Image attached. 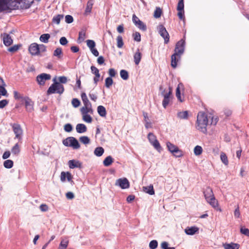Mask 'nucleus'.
I'll return each mask as SVG.
<instances>
[{
    "label": "nucleus",
    "mask_w": 249,
    "mask_h": 249,
    "mask_svg": "<svg viewBox=\"0 0 249 249\" xmlns=\"http://www.w3.org/2000/svg\"><path fill=\"white\" fill-rule=\"evenodd\" d=\"M159 34L164 39V43L167 44L169 41V35L165 28L162 25L159 26Z\"/></svg>",
    "instance_id": "11"
},
{
    "label": "nucleus",
    "mask_w": 249,
    "mask_h": 249,
    "mask_svg": "<svg viewBox=\"0 0 249 249\" xmlns=\"http://www.w3.org/2000/svg\"><path fill=\"white\" fill-rule=\"evenodd\" d=\"M69 243V241L68 239H62L58 249H66Z\"/></svg>",
    "instance_id": "28"
},
{
    "label": "nucleus",
    "mask_w": 249,
    "mask_h": 249,
    "mask_svg": "<svg viewBox=\"0 0 249 249\" xmlns=\"http://www.w3.org/2000/svg\"><path fill=\"white\" fill-rule=\"evenodd\" d=\"M62 54V49L60 47L57 48L53 52V56H56L58 58H61Z\"/></svg>",
    "instance_id": "42"
},
{
    "label": "nucleus",
    "mask_w": 249,
    "mask_h": 249,
    "mask_svg": "<svg viewBox=\"0 0 249 249\" xmlns=\"http://www.w3.org/2000/svg\"><path fill=\"white\" fill-rule=\"evenodd\" d=\"M64 90V87L60 83L55 82L48 89L47 94H51L54 93L62 94Z\"/></svg>",
    "instance_id": "4"
},
{
    "label": "nucleus",
    "mask_w": 249,
    "mask_h": 249,
    "mask_svg": "<svg viewBox=\"0 0 249 249\" xmlns=\"http://www.w3.org/2000/svg\"><path fill=\"white\" fill-rule=\"evenodd\" d=\"M64 18V15L63 14H58L54 16L52 19V22L56 24L60 23V20Z\"/></svg>",
    "instance_id": "31"
},
{
    "label": "nucleus",
    "mask_w": 249,
    "mask_h": 249,
    "mask_svg": "<svg viewBox=\"0 0 249 249\" xmlns=\"http://www.w3.org/2000/svg\"><path fill=\"white\" fill-rule=\"evenodd\" d=\"M20 47H21V45H20V44L15 45L9 48L8 49V51L10 52L14 53L16 52L17 51H18Z\"/></svg>",
    "instance_id": "46"
},
{
    "label": "nucleus",
    "mask_w": 249,
    "mask_h": 249,
    "mask_svg": "<svg viewBox=\"0 0 249 249\" xmlns=\"http://www.w3.org/2000/svg\"><path fill=\"white\" fill-rule=\"evenodd\" d=\"M39 54L40 53H43L46 51V46L44 44H39Z\"/></svg>",
    "instance_id": "62"
},
{
    "label": "nucleus",
    "mask_w": 249,
    "mask_h": 249,
    "mask_svg": "<svg viewBox=\"0 0 249 249\" xmlns=\"http://www.w3.org/2000/svg\"><path fill=\"white\" fill-rule=\"evenodd\" d=\"M202 151H203L202 148L200 146H199V145H196L195 147L194 150V154L196 156H199L200 155H201L202 153Z\"/></svg>",
    "instance_id": "45"
},
{
    "label": "nucleus",
    "mask_w": 249,
    "mask_h": 249,
    "mask_svg": "<svg viewBox=\"0 0 249 249\" xmlns=\"http://www.w3.org/2000/svg\"><path fill=\"white\" fill-rule=\"evenodd\" d=\"M81 97L84 106L91 105V103L89 100L85 92H82L81 94Z\"/></svg>",
    "instance_id": "30"
},
{
    "label": "nucleus",
    "mask_w": 249,
    "mask_h": 249,
    "mask_svg": "<svg viewBox=\"0 0 249 249\" xmlns=\"http://www.w3.org/2000/svg\"><path fill=\"white\" fill-rule=\"evenodd\" d=\"M63 144L66 146L72 147L73 149H79L80 144L78 141L74 137H68L63 140Z\"/></svg>",
    "instance_id": "5"
},
{
    "label": "nucleus",
    "mask_w": 249,
    "mask_h": 249,
    "mask_svg": "<svg viewBox=\"0 0 249 249\" xmlns=\"http://www.w3.org/2000/svg\"><path fill=\"white\" fill-rule=\"evenodd\" d=\"M177 10H184V0H179L177 6Z\"/></svg>",
    "instance_id": "54"
},
{
    "label": "nucleus",
    "mask_w": 249,
    "mask_h": 249,
    "mask_svg": "<svg viewBox=\"0 0 249 249\" xmlns=\"http://www.w3.org/2000/svg\"><path fill=\"white\" fill-rule=\"evenodd\" d=\"M79 140L82 143L87 144L89 143L90 140L87 136H82L80 138Z\"/></svg>",
    "instance_id": "51"
},
{
    "label": "nucleus",
    "mask_w": 249,
    "mask_h": 249,
    "mask_svg": "<svg viewBox=\"0 0 249 249\" xmlns=\"http://www.w3.org/2000/svg\"><path fill=\"white\" fill-rule=\"evenodd\" d=\"M113 162V159L110 156H107L103 161L104 166L107 167L110 165Z\"/></svg>",
    "instance_id": "35"
},
{
    "label": "nucleus",
    "mask_w": 249,
    "mask_h": 249,
    "mask_svg": "<svg viewBox=\"0 0 249 249\" xmlns=\"http://www.w3.org/2000/svg\"><path fill=\"white\" fill-rule=\"evenodd\" d=\"M198 231V228L196 227H187L185 230V233L188 235H194Z\"/></svg>",
    "instance_id": "23"
},
{
    "label": "nucleus",
    "mask_w": 249,
    "mask_h": 249,
    "mask_svg": "<svg viewBox=\"0 0 249 249\" xmlns=\"http://www.w3.org/2000/svg\"><path fill=\"white\" fill-rule=\"evenodd\" d=\"M50 36V35L49 34H42L40 36L39 39L42 42L47 43L48 42Z\"/></svg>",
    "instance_id": "36"
},
{
    "label": "nucleus",
    "mask_w": 249,
    "mask_h": 249,
    "mask_svg": "<svg viewBox=\"0 0 249 249\" xmlns=\"http://www.w3.org/2000/svg\"><path fill=\"white\" fill-rule=\"evenodd\" d=\"M51 76L49 74L45 73H41L36 77V81L40 86L44 85L46 81L51 79Z\"/></svg>",
    "instance_id": "10"
},
{
    "label": "nucleus",
    "mask_w": 249,
    "mask_h": 249,
    "mask_svg": "<svg viewBox=\"0 0 249 249\" xmlns=\"http://www.w3.org/2000/svg\"><path fill=\"white\" fill-rule=\"evenodd\" d=\"M134 40L137 42H140L141 40V35L139 32H136L133 34Z\"/></svg>",
    "instance_id": "56"
},
{
    "label": "nucleus",
    "mask_w": 249,
    "mask_h": 249,
    "mask_svg": "<svg viewBox=\"0 0 249 249\" xmlns=\"http://www.w3.org/2000/svg\"><path fill=\"white\" fill-rule=\"evenodd\" d=\"M220 159L222 162L226 165H227L229 163L228 159L226 154L224 152H222L220 154Z\"/></svg>",
    "instance_id": "43"
},
{
    "label": "nucleus",
    "mask_w": 249,
    "mask_h": 249,
    "mask_svg": "<svg viewBox=\"0 0 249 249\" xmlns=\"http://www.w3.org/2000/svg\"><path fill=\"white\" fill-rule=\"evenodd\" d=\"M142 53H140V50L138 49L134 55V60L136 65H138L140 63Z\"/></svg>",
    "instance_id": "24"
},
{
    "label": "nucleus",
    "mask_w": 249,
    "mask_h": 249,
    "mask_svg": "<svg viewBox=\"0 0 249 249\" xmlns=\"http://www.w3.org/2000/svg\"><path fill=\"white\" fill-rule=\"evenodd\" d=\"M223 246L225 249H239L240 247L238 244L234 243H226Z\"/></svg>",
    "instance_id": "25"
},
{
    "label": "nucleus",
    "mask_w": 249,
    "mask_h": 249,
    "mask_svg": "<svg viewBox=\"0 0 249 249\" xmlns=\"http://www.w3.org/2000/svg\"><path fill=\"white\" fill-rule=\"evenodd\" d=\"M71 104L75 107H78L80 105V101L77 98H73L71 100Z\"/></svg>",
    "instance_id": "49"
},
{
    "label": "nucleus",
    "mask_w": 249,
    "mask_h": 249,
    "mask_svg": "<svg viewBox=\"0 0 249 249\" xmlns=\"http://www.w3.org/2000/svg\"><path fill=\"white\" fill-rule=\"evenodd\" d=\"M59 42L62 45H66L68 44V42L67 38L64 36L61 37L60 38Z\"/></svg>",
    "instance_id": "63"
},
{
    "label": "nucleus",
    "mask_w": 249,
    "mask_h": 249,
    "mask_svg": "<svg viewBox=\"0 0 249 249\" xmlns=\"http://www.w3.org/2000/svg\"><path fill=\"white\" fill-rule=\"evenodd\" d=\"M148 139L150 143L157 149L158 151L161 150V147L157 140L156 137L152 133H149L148 135Z\"/></svg>",
    "instance_id": "9"
},
{
    "label": "nucleus",
    "mask_w": 249,
    "mask_h": 249,
    "mask_svg": "<svg viewBox=\"0 0 249 249\" xmlns=\"http://www.w3.org/2000/svg\"><path fill=\"white\" fill-rule=\"evenodd\" d=\"M73 17L71 15H67L65 17V21L67 23H71L73 22Z\"/></svg>",
    "instance_id": "60"
},
{
    "label": "nucleus",
    "mask_w": 249,
    "mask_h": 249,
    "mask_svg": "<svg viewBox=\"0 0 249 249\" xmlns=\"http://www.w3.org/2000/svg\"><path fill=\"white\" fill-rule=\"evenodd\" d=\"M120 76L124 80H127L129 77L128 72L124 70H122L120 71Z\"/></svg>",
    "instance_id": "44"
},
{
    "label": "nucleus",
    "mask_w": 249,
    "mask_h": 249,
    "mask_svg": "<svg viewBox=\"0 0 249 249\" xmlns=\"http://www.w3.org/2000/svg\"><path fill=\"white\" fill-rule=\"evenodd\" d=\"M172 93V89L169 88V91L164 95V99L162 101V106L164 108H166L170 102V96Z\"/></svg>",
    "instance_id": "19"
},
{
    "label": "nucleus",
    "mask_w": 249,
    "mask_h": 249,
    "mask_svg": "<svg viewBox=\"0 0 249 249\" xmlns=\"http://www.w3.org/2000/svg\"><path fill=\"white\" fill-rule=\"evenodd\" d=\"M11 151L14 155H18L19 153L20 149L18 143H17L15 144V145L12 147Z\"/></svg>",
    "instance_id": "38"
},
{
    "label": "nucleus",
    "mask_w": 249,
    "mask_h": 249,
    "mask_svg": "<svg viewBox=\"0 0 249 249\" xmlns=\"http://www.w3.org/2000/svg\"><path fill=\"white\" fill-rule=\"evenodd\" d=\"M3 41L4 44L6 46H9L13 43V39L9 35L4 34L3 35Z\"/></svg>",
    "instance_id": "21"
},
{
    "label": "nucleus",
    "mask_w": 249,
    "mask_h": 249,
    "mask_svg": "<svg viewBox=\"0 0 249 249\" xmlns=\"http://www.w3.org/2000/svg\"><path fill=\"white\" fill-rule=\"evenodd\" d=\"M132 21L135 25L142 31L146 30V25L135 15H133Z\"/></svg>",
    "instance_id": "13"
},
{
    "label": "nucleus",
    "mask_w": 249,
    "mask_h": 249,
    "mask_svg": "<svg viewBox=\"0 0 249 249\" xmlns=\"http://www.w3.org/2000/svg\"><path fill=\"white\" fill-rule=\"evenodd\" d=\"M203 194L207 202L213 208H218V202L214 196L212 189L210 187H206Z\"/></svg>",
    "instance_id": "2"
},
{
    "label": "nucleus",
    "mask_w": 249,
    "mask_h": 249,
    "mask_svg": "<svg viewBox=\"0 0 249 249\" xmlns=\"http://www.w3.org/2000/svg\"><path fill=\"white\" fill-rule=\"evenodd\" d=\"M72 126L70 124H67L64 125V130L65 131L70 132L72 131Z\"/></svg>",
    "instance_id": "59"
},
{
    "label": "nucleus",
    "mask_w": 249,
    "mask_h": 249,
    "mask_svg": "<svg viewBox=\"0 0 249 249\" xmlns=\"http://www.w3.org/2000/svg\"><path fill=\"white\" fill-rule=\"evenodd\" d=\"M162 13V10L160 9V8L157 7L154 12V17L156 18H160Z\"/></svg>",
    "instance_id": "41"
},
{
    "label": "nucleus",
    "mask_w": 249,
    "mask_h": 249,
    "mask_svg": "<svg viewBox=\"0 0 249 249\" xmlns=\"http://www.w3.org/2000/svg\"><path fill=\"white\" fill-rule=\"evenodd\" d=\"M87 45L90 50H91L95 48V43L93 40L89 39L87 40Z\"/></svg>",
    "instance_id": "53"
},
{
    "label": "nucleus",
    "mask_w": 249,
    "mask_h": 249,
    "mask_svg": "<svg viewBox=\"0 0 249 249\" xmlns=\"http://www.w3.org/2000/svg\"><path fill=\"white\" fill-rule=\"evenodd\" d=\"M168 150L176 157H180L182 156V152L179 149L178 146L171 143L170 142L166 143Z\"/></svg>",
    "instance_id": "8"
},
{
    "label": "nucleus",
    "mask_w": 249,
    "mask_h": 249,
    "mask_svg": "<svg viewBox=\"0 0 249 249\" xmlns=\"http://www.w3.org/2000/svg\"><path fill=\"white\" fill-rule=\"evenodd\" d=\"M9 102L7 100L4 99L0 101V108H2L8 105Z\"/></svg>",
    "instance_id": "61"
},
{
    "label": "nucleus",
    "mask_w": 249,
    "mask_h": 249,
    "mask_svg": "<svg viewBox=\"0 0 249 249\" xmlns=\"http://www.w3.org/2000/svg\"><path fill=\"white\" fill-rule=\"evenodd\" d=\"M143 190L144 192L150 195H154L155 194V191L153 185H150L146 187H143Z\"/></svg>",
    "instance_id": "34"
},
{
    "label": "nucleus",
    "mask_w": 249,
    "mask_h": 249,
    "mask_svg": "<svg viewBox=\"0 0 249 249\" xmlns=\"http://www.w3.org/2000/svg\"><path fill=\"white\" fill-rule=\"evenodd\" d=\"M116 184L118 185L122 189H127L129 187V181L126 178L118 179Z\"/></svg>",
    "instance_id": "17"
},
{
    "label": "nucleus",
    "mask_w": 249,
    "mask_h": 249,
    "mask_svg": "<svg viewBox=\"0 0 249 249\" xmlns=\"http://www.w3.org/2000/svg\"><path fill=\"white\" fill-rule=\"evenodd\" d=\"M104 152V149L103 147H98L95 148L94 153L96 156L100 157L103 154Z\"/></svg>",
    "instance_id": "39"
},
{
    "label": "nucleus",
    "mask_w": 249,
    "mask_h": 249,
    "mask_svg": "<svg viewBox=\"0 0 249 249\" xmlns=\"http://www.w3.org/2000/svg\"><path fill=\"white\" fill-rule=\"evenodd\" d=\"M14 165L13 161L11 160H7L3 162V166L5 168L10 169Z\"/></svg>",
    "instance_id": "40"
},
{
    "label": "nucleus",
    "mask_w": 249,
    "mask_h": 249,
    "mask_svg": "<svg viewBox=\"0 0 249 249\" xmlns=\"http://www.w3.org/2000/svg\"><path fill=\"white\" fill-rule=\"evenodd\" d=\"M97 112L101 117H105L106 116V109L105 107L103 106H99L98 107Z\"/></svg>",
    "instance_id": "32"
},
{
    "label": "nucleus",
    "mask_w": 249,
    "mask_h": 249,
    "mask_svg": "<svg viewBox=\"0 0 249 249\" xmlns=\"http://www.w3.org/2000/svg\"><path fill=\"white\" fill-rule=\"evenodd\" d=\"M80 111L82 114H85L88 113L92 114L93 112V110L92 108V105L84 106L80 108Z\"/></svg>",
    "instance_id": "20"
},
{
    "label": "nucleus",
    "mask_w": 249,
    "mask_h": 249,
    "mask_svg": "<svg viewBox=\"0 0 249 249\" xmlns=\"http://www.w3.org/2000/svg\"><path fill=\"white\" fill-rule=\"evenodd\" d=\"M10 126L15 134V139H18L19 141L22 139L23 131L21 125L18 123L11 124Z\"/></svg>",
    "instance_id": "6"
},
{
    "label": "nucleus",
    "mask_w": 249,
    "mask_h": 249,
    "mask_svg": "<svg viewBox=\"0 0 249 249\" xmlns=\"http://www.w3.org/2000/svg\"><path fill=\"white\" fill-rule=\"evenodd\" d=\"M181 56L175 53L171 55V66L173 69H175L177 67L178 63L180 60Z\"/></svg>",
    "instance_id": "14"
},
{
    "label": "nucleus",
    "mask_w": 249,
    "mask_h": 249,
    "mask_svg": "<svg viewBox=\"0 0 249 249\" xmlns=\"http://www.w3.org/2000/svg\"><path fill=\"white\" fill-rule=\"evenodd\" d=\"M69 167L71 169H73L74 168H81L82 167V163L80 162L79 161H76L75 160H70L69 161Z\"/></svg>",
    "instance_id": "22"
},
{
    "label": "nucleus",
    "mask_w": 249,
    "mask_h": 249,
    "mask_svg": "<svg viewBox=\"0 0 249 249\" xmlns=\"http://www.w3.org/2000/svg\"><path fill=\"white\" fill-rule=\"evenodd\" d=\"M113 80L111 77H107L105 80V86L109 88L113 84Z\"/></svg>",
    "instance_id": "50"
},
{
    "label": "nucleus",
    "mask_w": 249,
    "mask_h": 249,
    "mask_svg": "<svg viewBox=\"0 0 249 249\" xmlns=\"http://www.w3.org/2000/svg\"><path fill=\"white\" fill-rule=\"evenodd\" d=\"M72 176L71 173L69 172L66 173L65 172H62L61 173L60 179L62 182H64L67 178L68 181L73 182V181L72 180Z\"/></svg>",
    "instance_id": "18"
},
{
    "label": "nucleus",
    "mask_w": 249,
    "mask_h": 249,
    "mask_svg": "<svg viewBox=\"0 0 249 249\" xmlns=\"http://www.w3.org/2000/svg\"><path fill=\"white\" fill-rule=\"evenodd\" d=\"M108 74L110 76L109 77H115L116 74V72L114 69L111 68L108 70Z\"/></svg>",
    "instance_id": "64"
},
{
    "label": "nucleus",
    "mask_w": 249,
    "mask_h": 249,
    "mask_svg": "<svg viewBox=\"0 0 249 249\" xmlns=\"http://www.w3.org/2000/svg\"><path fill=\"white\" fill-rule=\"evenodd\" d=\"M93 5V0H89L87 4V6L85 9V13L86 14H89L92 10V6Z\"/></svg>",
    "instance_id": "29"
},
{
    "label": "nucleus",
    "mask_w": 249,
    "mask_h": 249,
    "mask_svg": "<svg viewBox=\"0 0 249 249\" xmlns=\"http://www.w3.org/2000/svg\"><path fill=\"white\" fill-rule=\"evenodd\" d=\"M158 242L157 240H153L151 241L149 243V248L151 249H155L158 247Z\"/></svg>",
    "instance_id": "55"
},
{
    "label": "nucleus",
    "mask_w": 249,
    "mask_h": 249,
    "mask_svg": "<svg viewBox=\"0 0 249 249\" xmlns=\"http://www.w3.org/2000/svg\"><path fill=\"white\" fill-rule=\"evenodd\" d=\"M29 51L32 55H39V46L36 43H32L29 47Z\"/></svg>",
    "instance_id": "15"
},
{
    "label": "nucleus",
    "mask_w": 249,
    "mask_h": 249,
    "mask_svg": "<svg viewBox=\"0 0 249 249\" xmlns=\"http://www.w3.org/2000/svg\"><path fill=\"white\" fill-rule=\"evenodd\" d=\"M218 121L217 116L209 112L200 111L198 113L196 120V127L197 130L206 133L207 126L209 125H215Z\"/></svg>",
    "instance_id": "1"
},
{
    "label": "nucleus",
    "mask_w": 249,
    "mask_h": 249,
    "mask_svg": "<svg viewBox=\"0 0 249 249\" xmlns=\"http://www.w3.org/2000/svg\"><path fill=\"white\" fill-rule=\"evenodd\" d=\"M86 126L83 124H78L76 126V131L79 133H84L87 131Z\"/></svg>",
    "instance_id": "26"
},
{
    "label": "nucleus",
    "mask_w": 249,
    "mask_h": 249,
    "mask_svg": "<svg viewBox=\"0 0 249 249\" xmlns=\"http://www.w3.org/2000/svg\"><path fill=\"white\" fill-rule=\"evenodd\" d=\"M117 47L119 48H121L124 45L123 38L121 36H119L117 37Z\"/></svg>",
    "instance_id": "48"
},
{
    "label": "nucleus",
    "mask_w": 249,
    "mask_h": 249,
    "mask_svg": "<svg viewBox=\"0 0 249 249\" xmlns=\"http://www.w3.org/2000/svg\"><path fill=\"white\" fill-rule=\"evenodd\" d=\"M4 86H0V95L7 96V92Z\"/></svg>",
    "instance_id": "57"
},
{
    "label": "nucleus",
    "mask_w": 249,
    "mask_h": 249,
    "mask_svg": "<svg viewBox=\"0 0 249 249\" xmlns=\"http://www.w3.org/2000/svg\"><path fill=\"white\" fill-rule=\"evenodd\" d=\"M179 84L178 85V87L176 89V95L178 98V99L181 102H183V100L181 99V95H180V87Z\"/></svg>",
    "instance_id": "52"
},
{
    "label": "nucleus",
    "mask_w": 249,
    "mask_h": 249,
    "mask_svg": "<svg viewBox=\"0 0 249 249\" xmlns=\"http://www.w3.org/2000/svg\"><path fill=\"white\" fill-rule=\"evenodd\" d=\"M23 102H24L26 111L29 112H32L34 109V102L28 96H25V98Z\"/></svg>",
    "instance_id": "12"
},
{
    "label": "nucleus",
    "mask_w": 249,
    "mask_h": 249,
    "mask_svg": "<svg viewBox=\"0 0 249 249\" xmlns=\"http://www.w3.org/2000/svg\"><path fill=\"white\" fill-rule=\"evenodd\" d=\"M18 8L19 5L17 4L15 0H0V12L15 10Z\"/></svg>",
    "instance_id": "3"
},
{
    "label": "nucleus",
    "mask_w": 249,
    "mask_h": 249,
    "mask_svg": "<svg viewBox=\"0 0 249 249\" xmlns=\"http://www.w3.org/2000/svg\"><path fill=\"white\" fill-rule=\"evenodd\" d=\"M86 37V31L84 30H82L79 32L78 35V38L77 39V42L78 43H81L84 41Z\"/></svg>",
    "instance_id": "27"
},
{
    "label": "nucleus",
    "mask_w": 249,
    "mask_h": 249,
    "mask_svg": "<svg viewBox=\"0 0 249 249\" xmlns=\"http://www.w3.org/2000/svg\"><path fill=\"white\" fill-rule=\"evenodd\" d=\"M82 119L86 123H90L92 119V117L88 114H82Z\"/></svg>",
    "instance_id": "47"
},
{
    "label": "nucleus",
    "mask_w": 249,
    "mask_h": 249,
    "mask_svg": "<svg viewBox=\"0 0 249 249\" xmlns=\"http://www.w3.org/2000/svg\"><path fill=\"white\" fill-rule=\"evenodd\" d=\"M14 97L16 100H20L21 102H23L24 101V99L25 98V96H23V94H20L17 91H14L13 92Z\"/></svg>",
    "instance_id": "33"
},
{
    "label": "nucleus",
    "mask_w": 249,
    "mask_h": 249,
    "mask_svg": "<svg viewBox=\"0 0 249 249\" xmlns=\"http://www.w3.org/2000/svg\"><path fill=\"white\" fill-rule=\"evenodd\" d=\"M240 232L241 233L248 236H249V229L244 227H242L240 229Z\"/></svg>",
    "instance_id": "58"
},
{
    "label": "nucleus",
    "mask_w": 249,
    "mask_h": 249,
    "mask_svg": "<svg viewBox=\"0 0 249 249\" xmlns=\"http://www.w3.org/2000/svg\"><path fill=\"white\" fill-rule=\"evenodd\" d=\"M15 1L19 7L23 6L25 8H29L34 2V0H15Z\"/></svg>",
    "instance_id": "16"
},
{
    "label": "nucleus",
    "mask_w": 249,
    "mask_h": 249,
    "mask_svg": "<svg viewBox=\"0 0 249 249\" xmlns=\"http://www.w3.org/2000/svg\"><path fill=\"white\" fill-rule=\"evenodd\" d=\"M185 45V36H183V38L178 41L176 45V47L174 50V53L179 55H182L184 52Z\"/></svg>",
    "instance_id": "7"
},
{
    "label": "nucleus",
    "mask_w": 249,
    "mask_h": 249,
    "mask_svg": "<svg viewBox=\"0 0 249 249\" xmlns=\"http://www.w3.org/2000/svg\"><path fill=\"white\" fill-rule=\"evenodd\" d=\"M177 116L180 119H187L188 117V112L187 111L178 112Z\"/></svg>",
    "instance_id": "37"
}]
</instances>
